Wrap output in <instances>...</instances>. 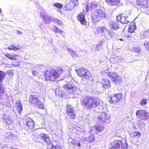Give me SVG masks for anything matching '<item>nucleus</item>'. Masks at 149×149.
Listing matches in <instances>:
<instances>
[{
  "instance_id": "nucleus-1",
  "label": "nucleus",
  "mask_w": 149,
  "mask_h": 149,
  "mask_svg": "<svg viewBox=\"0 0 149 149\" xmlns=\"http://www.w3.org/2000/svg\"><path fill=\"white\" fill-rule=\"evenodd\" d=\"M80 103L83 107L91 110L98 107L100 104V101L99 98L96 97L86 95L82 98Z\"/></svg>"
},
{
  "instance_id": "nucleus-2",
  "label": "nucleus",
  "mask_w": 149,
  "mask_h": 149,
  "mask_svg": "<svg viewBox=\"0 0 149 149\" xmlns=\"http://www.w3.org/2000/svg\"><path fill=\"white\" fill-rule=\"evenodd\" d=\"M63 72L61 68L58 67L56 70L51 69L49 70L47 69L44 72V76L46 81H54Z\"/></svg>"
},
{
  "instance_id": "nucleus-3",
  "label": "nucleus",
  "mask_w": 149,
  "mask_h": 149,
  "mask_svg": "<svg viewBox=\"0 0 149 149\" xmlns=\"http://www.w3.org/2000/svg\"><path fill=\"white\" fill-rule=\"evenodd\" d=\"M39 98V96L37 94L31 95L29 97V104L44 110L45 109L44 105Z\"/></svg>"
},
{
  "instance_id": "nucleus-4",
  "label": "nucleus",
  "mask_w": 149,
  "mask_h": 149,
  "mask_svg": "<svg viewBox=\"0 0 149 149\" xmlns=\"http://www.w3.org/2000/svg\"><path fill=\"white\" fill-rule=\"evenodd\" d=\"M76 72L79 76L82 77L87 80L92 81L93 80L92 74L87 70L84 68L77 70Z\"/></svg>"
},
{
  "instance_id": "nucleus-5",
  "label": "nucleus",
  "mask_w": 149,
  "mask_h": 149,
  "mask_svg": "<svg viewBox=\"0 0 149 149\" xmlns=\"http://www.w3.org/2000/svg\"><path fill=\"white\" fill-rule=\"evenodd\" d=\"M76 112L71 104H68L66 107V114L70 119H75L76 116Z\"/></svg>"
},
{
  "instance_id": "nucleus-6",
  "label": "nucleus",
  "mask_w": 149,
  "mask_h": 149,
  "mask_svg": "<svg viewBox=\"0 0 149 149\" xmlns=\"http://www.w3.org/2000/svg\"><path fill=\"white\" fill-rule=\"evenodd\" d=\"M111 145V147L110 149H125L127 144L125 143H123L121 140H118L114 141Z\"/></svg>"
},
{
  "instance_id": "nucleus-7",
  "label": "nucleus",
  "mask_w": 149,
  "mask_h": 149,
  "mask_svg": "<svg viewBox=\"0 0 149 149\" xmlns=\"http://www.w3.org/2000/svg\"><path fill=\"white\" fill-rule=\"evenodd\" d=\"M123 98L122 93H115L110 96L108 102L110 104H115L121 102Z\"/></svg>"
},
{
  "instance_id": "nucleus-8",
  "label": "nucleus",
  "mask_w": 149,
  "mask_h": 149,
  "mask_svg": "<svg viewBox=\"0 0 149 149\" xmlns=\"http://www.w3.org/2000/svg\"><path fill=\"white\" fill-rule=\"evenodd\" d=\"M108 77L111 78L115 83L119 84L122 82V79L120 76L118 75L116 72H109L107 73Z\"/></svg>"
},
{
  "instance_id": "nucleus-9",
  "label": "nucleus",
  "mask_w": 149,
  "mask_h": 149,
  "mask_svg": "<svg viewBox=\"0 0 149 149\" xmlns=\"http://www.w3.org/2000/svg\"><path fill=\"white\" fill-rule=\"evenodd\" d=\"M105 15L104 13L101 10L98 9L97 12H95L92 14V20L95 22H97L102 17H104Z\"/></svg>"
},
{
  "instance_id": "nucleus-10",
  "label": "nucleus",
  "mask_w": 149,
  "mask_h": 149,
  "mask_svg": "<svg viewBox=\"0 0 149 149\" xmlns=\"http://www.w3.org/2000/svg\"><path fill=\"white\" fill-rule=\"evenodd\" d=\"M5 57L8 59L12 61H17L15 64H13L12 65L15 67L18 66L19 65V61H18L19 59V56L14 53H7L4 54Z\"/></svg>"
},
{
  "instance_id": "nucleus-11",
  "label": "nucleus",
  "mask_w": 149,
  "mask_h": 149,
  "mask_svg": "<svg viewBox=\"0 0 149 149\" xmlns=\"http://www.w3.org/2000/svg\"><path fill=\"white\" fill-rule=\"evenodd\" d=\"M121 25V23H119V22L117 21H111L109 23V27L110 29H108V32L109 34L112 35L113 34H114V33L112 31V29L114 30H116L119 29L120 26Z\"/></svg>"
},
{
  "instance_id": "nucleus-12",
  "label": "nucleus",
  "mask_w": 149,
  "mask_h": 149,
  "mask_svg": "<svg viewBox=\"0 0 149 149\" xmlns=\"http://www.w3.org/2000/svg\"><path fill=\"white\" fill-rule=\"evenodd\" d=\"M136 115L138 118L146 120L148 118L149 114L145 110L140 109L136 111Z\"/></svg>"
},
{
  "instance_id": "nucleus-13",
  "label": "nucleus",
  "mask_w": 149,
  "mask_h": 149,
  "mask_svg": "<svg viewBox=\"0 0 149 149\" xmlns=\"http://www.w3.org/2000/svg\"><path fill=\"white\" fill-rule=\"evenodd\" d=\"M24 121L28 129L32 130L35 128L36 123L32 118L27 117L25 118Z\"/></svg>"
},
{
  "instance_id": "nucleus-14",
  "label": "nucleus",
  "mask_w": 149,
  "mask_h": 149,
  "mask_svg": "<svg viewBox=\"0 0 149 149\" xmlns=\"http://www.w3.org/2000/svg\"><path fill=\"white\" fill-rule=\"evenodd\" d=\"M78 21L81 24L84 26L87 25V22L86 20L85 15L84 12H81L79 13L77 16Z\"/></svg>"
},
{
  "instance_id": "nucleus-15",
  "label": "nucleus",
  "mask_w": 149,
  "mask_h": 149,
  "mask_svg": "<svg viewBox=\"0 0 149 149\" xmlns=\"http://www.w3.org/2000/svg\"><path fill=\"white\" fill-rule=\"evenodd\" d=\"M107 116V115L106 113L103 112L98 116V120L103 123L107 122L109 120V118Z\"/></svg>"
},
{
  "instance_id": "nucleus-16",
  "label": "nucleus",
  "mask_w": 149,
  "mask_h": 149,
  "mask_svg": "<svg viewBox=\"0 0 149 149\" xmlns=\"http://www.w3.org/2000/svg\"><path fill=\"white\" fill-rule=\"evenodd\" d=\"M105 1L108 5L111 6H118L122 4L121 0H105Z\"/></svg>"
},
{
  "instance_id": "nucleus-17",
  "label": "nucleus",
  "mask_w": 149,
  "mask_h": 149,
  "mask_svg": "<svg viewBox=\"0 0 149 149\" xmlns=\"http://www.w3.org/2000/svg\"><path fill=\"white\" fill-rule=\"evenodd\" d=\"M148 0H136L137 5L141 8H146L148 7Z\"/></svg>"
},
{
  "instance_id": "nucleus-18",
  "label": "nucleus",
  "mask_w": 149,
  "mask_h": 149,
  "mask_svg": "<svg viewBox=\"0 0 149 149\" xmlns=\"http://www.w3.org/2000/svg\"><path fill=\"white\" fill-rule=\"evenodd\" d=\"M127 16H125L124 14H121L120 16L118 15L117 18H119L120 22L123 24H127L129 22L127 18Z\"/></svg>"
},
{
  "instance_id": "nucleus-19",
  "label": "nucleus",
  "mask_w": 149,
  "mask_h": 149,
  "mask_svg": "<svg viewBox=\"0 0 149 149\" xmlns=\"http://www.w3.org/2000/svg\"><path fill=\"white\" fill-rule=\"evenodd\" d=\"M136 29V26L135 22L133 21L130 23V26L128 29V31L130 33H133Z\"/></svg>"
},
{
  "instance_id": "nucleus-20",
  "label": "nucleus",
  "mask_w": 149,
  "mask_h": 149,
  "mask_svg": "<svg viewBox=\"0 0 149 149\" xmlns=\"http://www.w3.org/2000/svg\"><path fill=\"white\" fill-rule=\"evenodd\" d=\"M40 139L45 142L48 143L50 141L49 137L46 134L41 133L39 135Z\"/></svg>"
},
{
  "instance_id": "nucleus-21",
  "label": "nucleus",
  "mask_w": 149,
  "mask_h": 149,
  "mask_svg": "<svg viewBox=\"0 0 149 149\" xmlns=\"http://www.w3.org/2000/svg\"><path fill=\"white\" fill-rule=\"evenodd\" d=\"M103 87L105 89H108L110 88L111 84L109 80L106 79L104 81V83L103 84Z\"/></svg>"
},
{
  "instance_id": "nucleus-22",
  "label": "nucleus",
  "mask_w": 149,
  "mask_h": 149,
  "mask_svg": "<svg viewBox=\"0 0 149 149\" xmlns=\"http://www.w3.org/2000/svg\"><path fill=\"white\" fill-rule=\"evenodd\" d=\"M96 130L99 132H101L102 131L104 128V126L101 123H100L97 124L95 127Z\"/></svg>"
},
{
  "instance_id": "nucleus-23",
  "label": "nucleus",
  "mask_w": 149,
  "mask_h": 149,
  "mask_svg": "<svg viewBox=\"0 0 149 149\" xmlns=\"http://www.w3.org/2000/svg\"><path fill=\"white\" fill-rule=\"evenodd\" d=\"M106 28L104 26H101L97 28L96 30L97 33V34H103Z\"/></svg>"
},
{
  "instance_id": "nucleus-24",
  "label": "nucleus",
  "mask_w": 149,
  "mask_h": 149,
  "mask_svg": "<svg viewBox=\"0 0 149 149\" xmlns=\"http://www.w3.org/2000/svg\"><path fill=\"white\" fill-rule=\"evenodd\" d=\"M97 5L95 2H91L90 4V9L91 11L97 9Z\"/></svg>"
},
{
  "instance_id": "nucleus-25",
  "label": "nucleus",
  "mask_w": 149,
  "mask_h": 149,
  "mask_svg": "<svg viewBox=\"0 0 149 149\" xmlns=\"http://www.w3.org/2000/svg\"><path fill=\"white\" fill-rule=\"evenodd\" d=\"M53 31L55 33H58L60 34H62L63 33V31L59 29L57 27L54 26L53 28Z\"/></svg>"
},
{
  "instance_id": "nucleus-26",
  "label": "nucleus",
  "mask_w": 149,
  "mask_h": 149,
  "mask_svg": "<svg viewBox=\"0 0 149 149\" xmlns=\"http://www.w3.org/2000/svg\"><path fill=\"white\" fill-rule=\"evenodd\" d=\"M63 87L65 89L68 91L70 90H73L74 88L73 86L70 84H65L63 86Z\"/></svg>"
},
{
  "instance_id": "nucleus-27",
  "label": "nucleus",
  "mask_w": 149,
  "mask_h": 149,
  "mask_svg": "<svg viewBox=\"0 0 149 149\" xmlns=\"http://www.w3.org/2000/svg\"><path fill=\"white\" fill-rule=\"evenodd\" d=\"M47 149H61L60 147L58 146H54L53 145L50 143L47 145Z\"/></svg>"
},
{
  "instance_id": "nucleus-28",
  "label": "nucleus",
  "mask_w": 149,
  "mask_h": 149,
  "mask_svg": "<svg viewBox=\"0 0 149 149\" xmlns=\"http://www.w3.org/2000/svg\"><path fill=\"white\" fill-rule=\"evenodd\" d=\"M9 50H13L15 51L18 50H19V48L17 47H16L14 45H12L9 46L7 48Z\"/></svg>"
},
{
  "instance_id": "nucleus-29",
  "label": "nucleus",
  "mask_w": 149,
  "mask_h": 149,
  "mask_svg": "<svg viewBox=\"0 0 149 149\" xmlns=\"http://www.w3.org/2000/svg\"><path fill=\"white\" fill-rule=\"evenodd\" d=\"M6 74L0 70V82H1L2 80L4 79Z\"/></svg>"
},
{
  "instance_id": "nucleus-30",
  "label": "nucleus",
  "mask_w": 149,
  "mask_h": 149,
  "mask_svg": "<svg viewBox=\"0 0 149 149\" xmlns=\"http://www.w3.org/2000/svg\"><path fill=\"white\" fill-rule=\"evenodd\" d=\"M141 133L139 132H134L133 133V137L137 139H139L141 136Z\"/></svg>"
},
{
  "instance_id": "nucleus-31",
  "label": "nucleus",
  "mask_w": 149,
  "mask_h": 149,
  "mask_svg": "<svg viewBox=\"0 0 149 149\" xmlns=\"http://www.w3.org/2000/svg\"><path fill=\"white\" fill-rule=\"evenodd\" d=\"M54 5L58 8L61 9L63 7V5L60 3H56L54 4Z\"/></svg>"
},
{
  "instance_id": "nucleus-32",
  "label": "nucleus",
  "mask_w": 149,
  "mask_h": 149,
  "mask_svg": "<svg viewBox=\"0 0 149 149\" xmlns=\"http://www.w3.org/2000/svg\"><path fill=\"white\" fill-rule=\"evenodd\" d=\"M147 99H143L140 102V104L141 106L146 105L147 103Z\"/></svg>"
},
{
  "instance_id": "nucleus-33",
  "label": "nucleus",
  "mask_w": 149,
  "mask_h": 149,
  "mask_svg": "<svg viewBox=\"0 0 149 149\" xmlns=\"http://www.w3.org/2000/svg\"><path fill=\"white\" fill-rule=\"evenodd\" d=\"M17 110L18 113H21V111L22 110V107L20 103H19V104L17 108Z\"/></svg>"
},
{
  "instance_id": "nucleus-34",
  "label": "nucleus",
  "mask_w": 149,
  "mask_h": 149,
  "mask_svg": "<svg viewBox=\"0 0 149 149\" xmlns=\"http://www.w3.org/2000/svg\"><path fill=\"white\" fill-rule=\"evenodd\" d=\"M6 72L9 76H13L14 75V70H8Z\"/></svg>"
},
{
  "instance_id": "nucleus-35",
  "label": "nucleus",
  "mask_w": 149,
  "mask_h": 149,
  "mask_svg": "<svg viewBox=\"0 0 149 149\" xmlns=\"http://www.w3.org/2000/svg\"><path fill=\"white\" fill-rule=\"evenodd\" d=\"M134 51L135 52L138 53L141 52V49L139 47H136L134 48Z\"/></svg>"
},
{
  "instance_id": "nucleus-36",
  "label": "nucleus",
  "mask_w": 149,
  "mask_h": 149,
  "mask_svg": "<svg viewBox=\"0 0 149 149\" xmlns=\"http://www.w3.org/2000/svg\"><path fill=\"white\" fill-rule=\"evenodd\" d=\"M0 85H1L0 84ZM4 91L3 87L2 86H0V98L1 97V96L3 94Z\"/></svg>"
},
{
  "instance_id": "nucleus-37",
  "label": "nucleus",
  "mask_w": 149,
  "mask_h": 149,
  "mask_svg": "<svg viewBox=\"0 0 149 149\" xmlns=\"http://www.w3.org/2000/svg\"><path fill=\"white\" fill-rule=\"evenodd\" d=\"M101 47V44L96 45L95 47V50L96 51H99L100 47Z\"/></svg>"
},
{
  "instance_id": "nucleus-38",
  "label": "nucleus",
  "mask_w": 149,
  "mask_h": 149,
  "mask_svg": "<svg viewBox=\"0 0 149 149\" xmlns=\"http://www.w3.org/2000/svg\"><path fill=\"white\" fill-rule=\"evenodd\" d=\"M72 2L74 3L75 6H77L78 5V3L77 0H73Z\"/></svg>"
},
{
  "instance_id": "nucleus-39",
  "label": "nucleus",
  "mask_w": 149,
  "mask_h": 149,
  "mask_svg": "<svg viewBox=\"0 0 149 149\" xmlns=\"http://www.w3.org/2000/svg\"><path fill=\"white\" fill-rule=\"evenodd\" d=\"M6 124L8 125H10L11 124V120H10V118L7 119L6 121Z\"/></svg>"
},
{
  "instance_id": "nucleus-40",
  "label": "nucleus",
  "mask_w": 149,
  "mask_h": 149,
  "mask_svg": "<svg viewBox=\"0 0 149 149\" xmlns=\"http://www.w3.org/2000/svg\"><path fill=\"white\" fill-rule=\"evenodd\" d=\"M90 8V5L89 6L88 4H87L86 6V11L88 12Z\"/></svg>"
},
{
  "instance_id": "nucleus-41",
  "label": "nucleus",
  "mask_w": 149,
  "mask_h": 149,
  "mask_svg": "<svg viewBox=\"0 0 149 149\" xmlns=\"http://www.w3.org/2000/svg\"><path fill=\"white\" fill-rule=\"evenodd\" d=\"M56 23L58 25H61L62 24V22H61V20H56Z\"/></svg>"
},
{
  "instance_id": "nucleus-42",
  "label": "nucleus",
  "mask_w": 149,
  "mask_h": 149,
  "mask_svg": "<svg viewBox=\"0 0 149 149\" xmlns=\"http://www.w3.org/2000/svg\"><path fill=\"white\" fill-rule=\"evenodd\" d=\"M32 74L34 76H37L38 74V72L35 71H33L32 72Z\"/></svg>"
},
{
  "instance_id": "nucleus-43",
  "label": "nucleus",
  "mask_w": 149,
  "mask_h": 149,
  "mask_svg": "<svg viewBox=\"0 0 149 149\" xmlns=\"http://www.w3.org/2000/svg\"><path fill=\"white\" fill-rule=\"evenodd\" d=\"M132 34L128 33L127 34V37L128 38H131L132 37Z\"/></svg>"
},
{
  "instance_id": "nucleus-44",
  "label": "nucleus",
  "mask_w": 149,
  "mask_h": 149,
  "mask_svg": "<svg viewBox=\"0 0 149 149\" xmlns=\"http://www.w3.org/2000/svg\"><path fill=\"white\" fill-rule=\"evenodd\" d=\"M17 33L19 35H21L22 34V33L21 32L18 30L17 31Z\"/></svg>"
},
{
  "instance_id": "nucleus-45",
  "label": "nucleus",
  "mask_w": 149,
  "mask_h": 149,
  "mask_svg": "<svg viewBox=\"0 0 149 149\" xmlns=\"http://www.w3.org/2000/svg\"><path fill=\"white\" fill-rule=\"evenodd\" d=\"M1 13V9L0 8V13Z\"/></svg>"
}]
</instances>
